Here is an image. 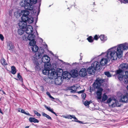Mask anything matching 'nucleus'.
Here are the masks:
<instances>
[{
    "mask_svg": "<svg viewBox=\"0 0 128 128\" xmlns=\"http://www.w3.org/2000/svg\"><path fill=\"white\" fill-rule=\"evenodd\" d=\"M125 75L123 76V80H122L123 82L124 80H125L126 78H128V71H125Z\"/></svg>",
    "mask_w": 128,
    "mask_h": 128,
    "instance_id": "nucleus-31",
    "label": "nucleus"
},
{
    "mask_svg": "<svg viewBox=\"0 0 128 128\" xmlns=\"http://www.w3.org/2000/svg\"><path fill=\"white\" fill-rule=\"evenodd\" d=\"M26 27V33L27 34H30L33 31V28L32 26L31 25L28 26Z\"/></svg>",
    "mask_w": 128,
    "mask_h": 128,
    "instance_id": "nucleus-17",
    "label": "nucleus"
},
{
    "mask_svg": "<svg viewBox=\"0 0 128 128\" xmlns=\"http://www.w3.org/2000/svg\"><path fill=\"white\" fill-rule=\"evenodd\" d=\"M120 101L123 102L127 103L128 102V91L126 93L122 94L120 96Z\"/></svg>",
    "mask_w": 128,
    "mask_h": 128,
    "instance_id": "nucleus-10",
    "label": "nucleus"
},
{
    "mask_svg": "<svg viewBox=\"0 0 128 128\" xmlns=\"http://www.w3.org/2000/svg\"><path fill=\"white\" fill-rule=\"evenodd\" d=\"M62 116L66 118L70 119H72V118H74L75 120H72V121H74L78 122L80 124H86L87 123V122L84 123L82 121H81L78 120V119L76 118L75 116H74L73 115H68L66 116Z\"/></svg>",
    "mask_w": 128,
    "mask_h": 128,
    "instance_id": "nucleus-9",
    "label": "nucleus"
},
{
    "mask_svg": "<svg viewBox=\"0 0 128 128\" xmlns=\"http://www.w3.org/2000/svg\"><path fill=\"white\" fill-rule=\"evenodd\" d=\"M28 40L30 41L29 43L30 45H34L36 44V42L35 41V36L34 34H28Z\"/></svg>",
    "mask_w": 128,
    "mask_h": 128,
    "instance_id": "nucleus-11",
    "label": "nucleus"
},
{
    "mask_svg": "<svg viewBox=\"0 0 128 128\" xmlns=\"http://www.w3.org/2000/svg\"><path fill=\"white\" fill-rule=\"evenodd\" d=\"M40 6V4H39V7Z\"/></svg>",
    "mask_w": 128,
    "mask_h": 128,
    "instance_id": "nucleus-58",
    "label": "nucleus"
},
{
    "mask_svg": "<svg viewBox=\"0 0 128 128\" xmlns=\"http://www.w3.org/2000/svg\"><path fill=\"white\" fill-rule=\"evenodd\" d=\"M46 94L49 97L53 99H54V98L53 97L51 96L50 93L48 92H46Z\"/></svg>",
    "mask_w": 128,
    "mask_h": 128,
    "instance_id": "nucleus-39",
    "label": "nucleus"
},
{
    "mask_svg": "<svg viewBox=\"0 0 128 128\" xmlns=\"http://www.w3.org/2000/svg\"><path fill=\"white\" fill-rule=\"evenodd\" d=\"M30 45L32 46V47H31V48H32V52H36L38 51V48L36 45V44L34 45Z\"/></svg>",
    "mask_w": 128,
    "mask_h": 128,
    "instance_id": "nucleus-18",
    "label": "nucleus"
},
{
    "mask_svg": "<svg viewBox=\"0 0 128 128\" xmlns=\"http://www.w3.org/2000/svg\"><path fill=\"white\" fill-rule=\"evenodd\" d=\"M87 70L88 74H91L94 73L95 70L93 69V66L92 65L91 66L89 67L87 69Z\"/></svg>",
    "mask_w": 128,
    "mask_h": 128,
    "instance_id": "nucleus-19",
    "label": "nucleus"
},
{
    "mask_svg": "<svg viewBox=\"0 0 128 128\" xmlns=\"http://www.w3.org/2000/svg\"><path fill=\"white\" fill-rule=\"evenodd\" d=\"M22 21L20 22L19 23V26L20 27L24 29L27 26V22L29 24L32 23L34 21L33 18H31L29 20H22L21 19Z\"/></svg>",
    "mask_w": 128,
    "mask_h": 128,
    "instance_id": "nucleus-7",
    "label": "nucleus"
},
{
    "mask_svg": "<svg viewBox=\"0 0 128 128\" xmlns=\"http://www.w3.org/2000/svg\"><path fill=\"white\" fill-rule=\"evenodd\" d=\"M50 58L46 55H45L43 56L42 58V62L44 63V65H51L50 63L49 62Z\"/></svg>",
    "mask_w": 128,
    "mask_h": 128,
    "instance_id": "nucleus-12",
    "label": "nucleus"
},
{
    "mask_svg": "<svg viewBox=\"0 0 128 128\" xmlns=\"http://www.w3.org/2000/svg\"><path fill=\"white\" fill-rule=\"evenodd\" d=\"M71 73L74 77H76L78 76L77 71L76 70H73L71 72Z\"/></svg>",
    "mask_w": 128,
    "mask_h": 128,
    "instance_id": "nucleus-22",
    "label": "nucleus"
},
{
    "mask_svg": "<svg viewBox=\"0 0 128 128\" xmlns=\"http://www.w3.org/2000/svg\"><path fill=\"white\" fill-rule=\"evenodd\" d=\"M123 71L121 69H119L115 72V75H117L118 79L120 81L123 80V76L122 75V72Z\"/></svg>",
    "mask_w": 128,
    "mask_h": 128,
    "instance_id": "nucleus-13",
    "label": "nucleus"
},
{
    "mask_svg": "<svg viewBox=\"0 0 128 128\" xmlns=\"http://www.w3.org/2000/svg\"><path fill=\"white\" fill-rule=\"evenodd\" d=\"M42 115L44 116L45 117L47 118L48 119L52 120L51 118L48 115L46 114L44 112H42Z\"/></svg>",
    "mask_w": 128,
    "mask_h": 128,
    "instance_id": "nucleus-29",
    "label": "nucleus"
},
{
    "mask_svg": "<svg viewBox=\"0 0 128 128\" xmlns=\"http://www.w3.org/2000/svg\"><path fill=\"white\" fill-rule=\"evenodd\" d=\"M24 32V30L21 29H19L18 31V34L20 35L23 34Z\"/></svg>",
    "mask_w": 128,
    "mask_h": 128,
    "instance_id": "nucleus-32",
    "label": "nucleus"
},
{
    "mask_svg": "<svg viewBox=\"0 0 128 128\" xmlns=\"http://www.w3.org/2000/svg\"><path fill=\"white\" fill-rule=\"evenodd\" d=\"M126 88L127 89V90H128V86H127Z\"/></svg>",
    "mask_w": 128,
    "mask_h": 128,
    "instance_id": "nucleus-54",
    "label": "nucleus"
},
{
    "mask_svg": "<svg viewBox=\"0 0 128 128\" xmlns=\"http://www.w3.org/2000/svg\"><path fill=\"white\" fill-rule=\"evenodd\" d=\"M29 1L28 3L26 0H23L20 2V4L22 7H24L25 10H31L33 9L34 6L32 5L36 4L37 0H27Z\"/></svg>",
    "mask_w": 128,
    "mask_h": 128,
    "instance_id": "nucleus-4",
    "label": "nucleus"
},
{
    "mask_svg": "<svg viewBox=\"0 0 128 128\" xmlns=\"http://www.w3.org/2000/svg\"><path fill=\"white\" fill-rule=\"evenodd\" d=\"M94 38L95 40H97L99 38V37L97 35H96L94 36Z\"/></svg>",
    "mask_w": 128,
    "mask_h": 128,
    "instance_id": "nucleus-43",
    "label": "nucleus"
},
{
    "mask_svg": "<svg viewBox=\"0 0 128 128\" xmlns=\"http://www.w3.org/2000/svg\"><path fill=\"white\" fill-rule=\"evenodd\" d=\"M100 40L103 42L106 41L107 40L106 37H105L104 35H101L100 36Z\"/></svg>",
    "mask_w": 128,
    "mask_h": 128,
    "instance_id": "nucleus-26",
    "label": "nucleus"
},
{
    "mask_svg": "<svg viewBox=\"0 0 128 128\" xmlns=\"http://www.w3.org/2000/svg\"><path fill=\"white\" fill-rule=\"evenodd\" d=\"M108 62V60L106 58H102L101 59L100 62L101 66H104Z\"/></svg>",
    "mask_w": 128,
    "mask_h": 128,
    "instance_id": "nucleus-20",
    "label": "nucleus"
},
{
    "mask_svg": "<svg viewBox=\"0 0 128 128\" xmlns=\"http://www.w3.org/2000/svg\"><path fill=\"white\" fill-rule=\"evenodd\" d=\"M104 74L108 77H110L111 76V75L109 72H105Z\"/></svg>",
    "mask_w": 128,
    "mask_h": 128,
    "instance_id": "nucleus-35",
    "label": "nucleus"
},
{
    "mask_svg": "<svg viewBox=\"0 0 128 128\" xmlns=\"http://www.w3.org/2000/svg\"><path fill=\"white\" fill-rule=\"evenodd\" d=\"M22 39L24 40H28V34H24L22 36Z\"/></svg>",
    "mask_w": 128,
    "mask_h": 128,
    "instance_id": "nucleus-28",
    "label": "nucleus"
},
{
    "mask_svg": "<svg viewBox=\"0 0 128 128\" xmlns=\"http://www.w3.org/2000/svg\"><path fill=\"white\" fill-rule=\"evenodd\" d=\"M44 107L46 108V109L48 111L50 112L53 114H55L56 116H57V115L56 114V113L53 111V110L50 107H48L46 105H44Z\"/></svg>",
    "mask_w": 128,
    "mask_h": 128,
    "instance_id": "nucleus-21",
    "label": "nucleus"
},
{
    "mask_svg": "<svg viewBox=\"0 0 128 128\" xmlns=\"http://www.w3.org/2000/svg\"><path fill=\"white\" fill-rule=\"evenodd\" d=\"M17 76L19 79L22 82H23V79L21 76L20 75L19 73L18 74Z\"/></svg>",
    "mask_w": 128,
    "mask_h": 128,
    "instance_id": "nucleus-36",
    "label": "nucleus"
},
{
    "mask_svg": "<svg viewBox=\"0 0 128 128\" xmlns=\"http://www.w3.org/2000/svg\"><path fill=\"white\" fill-rule=\"evenodd\" d=\"M90 102L89 101H85L84 102V104L86 106H89V105L90 104Z\"/></svg>",
    "mask_w": 128,
    "mask_h": 128,
    "instance_id": "nucleus-38",
    "label": "nucleus"
},
{
    "mask_svg": "<svg viewBox=\"0 0 128 128\" xmlns=\"http://www.w3.org/2000/svg\"><path fill=\"white\" fill-rule=\"evenodd\" d=\"M19 112H20V110H18ZM20 112L22 113H23L26 115L28 116H31V115L28 113H26L25 112L24 110L23 109H22L21 110Z\"/></svg>",
    "mask_w": 128,
    "mask_h": 128,
    "instance_id": "nucleus-33",
    "label": "nucleus"
},
{
    "mask_svg": "<svg viewBox=\"0 0 128 128\" xmlns=\"http://www.w3.org/2000/svg\"><path fill=\"white\" fill-rule=\"evenodd\" d=\"M108 98V96L105 94H104L102 98V101L103 102L106 100Z\"/></svg>",
    "mask_w": 128,
    "mask_h": 128,
    "instance_id": "nucleus-27",
    "label": "nucleus"
},
{
    "mask_svg": "<svg viewBox=\"0 0 128 128\" xmlns=\"http://www.w3.org/2000/svg\"><path fill=\"white\" fill-rule=\"evenodd\" d=\"M88 41L90 42H92L93 41V39L91 36H90L87 38Z\"/></svg>",
    "mask_w": 128,
    "mask_h": 128,
    "instance_id": "nucleus-34",
    "label": "nucleus"
},
{
    "mask_svg": "<svg viewBox=\"0 0 128 128\" xmlns=\"http://www.w3.org/2000/svg\"><path fill=\"white\" fill-rule=\"evenodd\" d=\"M57 71L56 72V73H58L57 76L53 78L55 79L54 82L55 84L56 85H60L61 84L62 82V77L60 76H58V75H61L62 74V69L59 68L57 70Z\"/></svg>",
    "mask_w": 128,
    "mask_h": 128,
    "instance_id": "nucleus-6",
    "label": "nucleus"
},
{
    "mask_svg": "<svg viewBox=\"0 0 128 128\" xmlns=\"http://www.w3.org/2000/svg\"><path fill=\"white\" fill-rule=\"evenodd\" d=\"M86 96V94L84 93H83L82 94V98L84 99H85Z\"/></svg>",
    "mask_w": 128,
    "mask_h": 128,
    "instance_id": "nucleus-41",
    "label": "nucleus"
},
{
    "mask_svg": "<svg viewBox=\"0 0 128 128\" xmlns=\"http://www.w3.org/2000/svg\"><path fill=\"white\" fill-rule=\"evenodd\" d=\"M70 90H71L70 92L72 93H75L76 92V90L77 89V88L74 85H73L71 86L70 88Z\"/></svg>",
    "mask_w": 128,
    "mask_h": 128,
    "instance_id": "nucleus-24",
    "label": "nucleus"
},
{
    "mask_svg": "<svg viewBox=\"0 0 128 128\" xmlns=\"http://www.w3.org/2000/svg\"><path fill=\"white\" fill-rule=\"evenodd\" d=\"M120 67L123 71L128 70V64L127 63L122 64L120 65Z\"/></svg>",
    "mask_w": 128,
    "mask_h": 128,
    "instance_id": "nucleus-16",
    "label": "nucleus"
},
{
    "mask_svg": "<svg viewBox=\"0 0 128 128\" xmlns=\"http://www.w3.org/2000/svg\"><path fill=\"white\" fill-rule=\"evenodd\" d=\"M7 46L9 50H12L14 48V46L11 42H10L8 43Z\"/></svg>",
    "mask_w": 128,
    "mask_h": 128,
    "instance_id": "nucleus-25",
    "label": "nucleus"
},
{
    "mask_svg": "<svg viewBox=\"0 0 128 128\" xmlns=\"http://www.w3.org/2000/svg\"><path fill=\"white\" fill-rule=\"evenodd\" d=\"M1 62L3 65H6L7 64V63L6 62L5 60L4 59L1 60Z\"/></svg>",
    "mask_w": 128,
    "mask_h": 128,
    "instance_id": "nucleus-37",
    "label": "nucleus"
},
{
    "mask_svg": "<svg viewBox=\"0 0 128 128\" xmlns=\"http://www.w3.org/2000/svg\"><path fill=\"white\" fill-rule=\"evenodd\" d=\"M112 100V99L111 98H109L107 100L106 102V103L109 104L110 103Z\"/></svg>",
    "mask_w": 128,
    "mask_h": 128,
    "instance_id": "nucleus-40",
    "label": "nucleus"
},
{
    "mask_svg": "<svg viewBox=\"0 0 128 128\" xmlns=\"http://www.w3.org/2000/svg\"><path fill=\"white\" fill-rule=\"evenodd\" d=\"M0 113H1L2 114H3V113L0 108Z\"/></svg>",
    "mask_w": 128,
    "mask_h": 128,
    "instance_id": "nucleus-48",
    "label": "nucleus"
},
{
    "mask_svg": "<svg viewBox=\"0 0 128 128\" xmlns=\"http://www.w3.org/2000/svg\"><path fill=\"white\" fill-rule=\"evenodd\" d=\"M21 14L22 15L21 17V19L23 20H29L31 18H33L30 16H28L30 12L29 11L26 10H22L21 12Z\"/></svg>",
    "mask_w": 128,
    "mask_h": 128,
    "instance_id": "nucleus-8",
    "label": "nucleus"
},
{
    "mask_svg": "<svg viewBox=\"0 0 128 128\" xmlns=\"http://www.w3.org/2000/svg\"><path fill=\"white\" fill-rule=\"evenodd\" d=\"M92 66H94V70H100L102 66L100 62L97 61L92 63Z\"/></svg>",
    "mask_w": 128,
    "mask_h": 128,
    "instance_id": "nucleus-14",
    "label": "nucleus"
},
{
    "mask_svg": "<svg viewBox=\"0 0 128 128\" xmlns=\"http://www.w3.org/2000/svg\"><path fill=\"white\" fill-rule=\"evenodd\" d=\"M34 113L35 114H36L38 112L37 111L35 110H34Z\"/></svg>",
    "mask_w": 128,
    "mask_h": 128,
    "instance_id": "nucleus-47",
    "label": "nucleus"
},
{
    "mask_svg": "<svg viewBox=\"0 0 128 128\" xmlns=\"http://www.w3.org/2000/svg\"><path fill=\"white\" fill-rule=\"evenodd\" d=\"M82 54V53H80V60H82V57H81V54Z\"/></svg>",
    "mask_w": 128,
    "mask_h": 128,
    "instance_id": "nucleus-50",
    "label": "nucleus"
},
{
    "mask_svg": "<svg viewBox=\"0 0 128 128\" xmlns=\"http://www.w3.org/2000/svg\"><path fill=\"white\" fill-rule=\"evenodd\" d=\"M116 46H115L108 49L106 54L108 59L111 58L113 60H116L117 58H120L122 56L123 51L128 49V43H125L118 45Z\"/></svg>",
    "mask_w": 128,
    "mask_h": 128,
    "instance_id": "nucleus-1",
    "label": "nucleus"
},
{
    "mask_svg": "<svg viewBox=\"0 0 128 128\" xmlns=\"http://www.w3.org/2000/svg\"><path fill=\"white\" fill-rule=\"evenodd\" d=\"M16 70L14 66H12L11 67V73L13 74H15L16 73Z\"/></svg>",
    "mask_w": 128,
    "mask_h": 128,
    "instance_id": "nucleus-30",
    "label": "nucleus"
},
{
    "mask_svg": "<svg viewBox=\"0 0 128 128\" xmlns=\"http://www.w3.org/2000/svg\"><path fill=\"white\" fill-rule=\"evenodd\" d=\"M36 115L40 117L41 116V114H40L38 113V112L36 114Z\"/></svg>",
    "mask_w": 128,
    "mask_h": 128,
    "instance_id": "nucleus-45",
    "label": "nucleus"
},
{
    "mask_svg": "<svg viewBox=\"0 0 128 128\" xmlns=\"http://www.w3.org/2000/svg\"><path fill=\"white\" fill-rule=\"evenodd\" d=\"M0 38L2 41L4 40V37L3 35L1 34H0Z\"/></svg>",
    "mask_w": 128,
    "mask_h": 128,
    "instance_id": "nucleus-42",
    "label": "nucleus"
},
{
    "mask_svg": "<svg viewBox=\"0 0 128 128\" xmlns=\"http://www.w3.org/2000/svg\"><path fill=\"white\" fill-rule=\"evenodd\" d=\"M104 54V53H102V54Z\"/></svg>",
    "mask_w": 128,
    "mask_h": 128,
    "instance_id": "nucleus-59",
    "label": "nucleus"
},
{
    "mask_svg": "<svg viewBox=\"0 0 128 128\" xmlns=\"http://www.w3.org/2000/svg\"><path fill=\"white\" fill-rule=\"evenodd\" d=\"M40 50H39V52H40Z\"/></svg>",
    "mask_w": 128,
    "mask_h": 128,
    "instance_id": "nucleus-60",
    "label": "nucleus"
},
{
    "mask_svg": "<svg viewBox=\"0 0 128 128\" xmlns=\"http://www.w3.org/2000/svg\"><path fill=\"white\" fill-rule=\"evenodd\" d=\"M104 82V80L98 78L96 79L93 84V86L94 88L98 89L96 92L97 96V98L98 100H100L102 98V92L103 90L100 88L101 84Z\"/></svg>",
    "mask_w": 128,
    "mask_h": 128,
    "instance_id": "nucleus-2",
    "label": "nucleus"
},
{
    "mask_svg": "<svg viewBox=\"0 0 128 128\" xmlns=\"http://www.w3.org/2000/svg\"><path fill=\"white\" fill-rule=\"evenodd\" d=\"M29 127V126H26L25 128H28Z\"/></svg>",
    "mask_w": 128,
    "mask_h": 128,
    "instance_id": "nucleus-52",
    "label": "nucleus"
},
{
    "mask_svg": "<svg viewBox=\"0 0 128 128\" xmlns=\"http://www.w3.org/2000/svg\"><path fill=\"white\" fill-rule=\"evenodd\" d=\"M42 90H44V87L43 86H42Z\"/></svg>",
    "mask_w": 128,
    "mask_h": 128,
    "instance_id": "nucleus-53",
    "label": "nucleus"
},
{
    "mask_svg": "<svg viewBox=\"0 0 128 128\" xmlns=\"http://www.w3.org/2000/svg\"><path fill=\"white\" fill-rule=\"evenodd\" d=\"M51 65H44V69L42 70V72L45 75H48V78L50 80H52L53 78L56 77L58 73H56L54 69L50 70Z\"/></svg>",
    "mask_w": 128,
    "mask_h": 128,
    "instance_id": "nucleus-3",
    "label": "nucleus"
},
{
    "mask_svg": "<svg viewBox=\"0 0 128 128\" xmlns=\"http://www.w3.org/2000/svg\"><path fill=\"white\" fill-rule=\"evenodd\" d=\"M2 92L4 94H6V93L4 91H2Z\"/></svg>",
    "mask_w": 128,
    "mask_h": 128,
    "instance_id": "nucleus-51",
    "label": "nucleus"
},
{
    "mask_svg": "<svg viewBox=\"0 0 128 128\" xmlns=\"http://www.w3.org/2000/svg\"><path fill=\"white\" fill-rule=\"evenodd\" d=\"M84 90H82L80 91L79 92H78V94H80L81 93H82L84 92Z\"/></svg>",
    "mask_w": 128,
    "mask_h": 128,
    "instance_id": "nucleus-44",
    "label": "nucleus"
},
{
    "mask_svg": "<svg viewBox=\"0 0 128 128\" xmlns=\"http://www.w3.org/2000/svg\"><path fill=\"white\" fill-rule=\"evenodd\" d=\"M29 120L30 122H33L34 123H38L39 122L38 120L34 118L30 117Z\"/></svg>",
    "mask_w": 128,
    "mask_h": 128,
    "instance_id": "nucleus-23",
    "label": "nucleus"
},
{
    "mask_svg": "<svg viewBox=\"0 0 128 128\" xmlns=\"http://www.w3.org/2000/svg\"><path fill=\"white\" fill-rule=\"evenodd\" d=\"M123 2L125 4L126 3L128 2V0H123Z\"/></svg>",
    "mask_w": 128,
    "mask_h": 128,
    "instance_id": "nucleus-46",
    "label": "nucleus"
},
{
    "mask_svg": "<svg viewBox=\"0 0 128 128\" xmlns=\"http://www.w3.org/2000/svg\"><path fill=\"white\" fill-rule=\"evenodd\" d=\"M48 79V78H45V79H44V80L45 81H46Z\"/></svg>",
    "mask_w": 128,
    "mask_h": 128,
    "instance_id": "nucleus-49",
    "label": "nucleus"
},
{
    "mask_svg": "<svg viewBox=\"0 0 128 128\" xmlns=\"http://www.w3.org/2000/svg\"><path fill=\"white\" fill-rule=\"evenodd\" d=\"M74 96L75 97H77V96L76 95H74Z\"/></svg>",
    "mask_w": 128,
    "mask_h": 128,
    "instance_id": "nucleus-57",
    "label": "nucleus"
},
{
    "mask_svg": "<svg viewBox=\"0 0 128 128\" xmlns=\"http://www.w3.org/2000/svg\"><path fill=\"white\" fill-rule=\"evenodd\" d=\"M90 103H92V101H90Z\"/></svg>",
    "mask_w": 128,
    "mask_h": 128,
    "instance_id": "nucleus-56",
    "label": "nucleus"
},
{
    "mask_svg": "<svg viewBox=\"0 0 128 128\" xmlns=\"http://www.w3.org/2000/svg\"><path fill=\"white\" fill-rule=\"evenodd\" d=\"M36 32L37 34L38 35V32H37V31H36Z\"/></svg>",
    "mask_w": 128,
    "mask_h": 128,
    "instance_id": "nucleus-55",
    "label": "nucleus"
},
{
    "mask_svg": "<svg viewBox=\"0 0 128 128\" xmlns=\"http://www.w3.org/2000/svg\"><path fill=\"white\" fill-rule=\"evenodd\" d=\"M42 50V52H38L36 53L34 56V63L35 66V68L36 70H37L40 68V64H39L38 62V58H39L42 56V54L44 52V51L41 49Z\"/></svg>",
    "mask_w": 128,
    "mask_h": 128,
    "instance_id": "nucleus-5",
    "label": "nucleus"
},
{
    "mask_svg": "<svg viewBox=\"0 0 128 128\" xmlns=\"http://www.w3.org/2000/svg\"><path fill=\"white\" fill-rule=\"evenodd\" d=\"M80 76L82 77L85 76L87 74V71L85 68H82L79 72Z\"/></svg>",
    "mask_w": 128,
    "mask_h": 128,
    "instance_id": "nucleus-15",
    "label": "nucleus"
}]
</instances>
